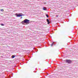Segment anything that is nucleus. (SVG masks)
I'll use <instances>...</instances> for the list:
<instances>
[{
  "mask_svg": "<svg viewBox=\"0 0 78 78\" xmlns=\"http://www.w3.org/2000/svg\"><path fill=\"white\" fill-rule=\"evenodd\" d=\"M46 20L47 22H48V24H49L50 23V21H49V20H48V19H47Z\"/></svg>",
  "mask_w": 78,
  "mask_h": 78,
  "instance_id": "obj_4",
  "label": "nucleus"
},
{
  "mask_svg": "<svg viewBox=\"0 0 78 78\" xmlns=\"http://www.w3.org/2000/svg\"><path fill=\"white\" fill-rule=\"evenodd\" d=\"M19 14H16V16H17V17H21V16H23V14L22 13H20Z\"/></svg>",
  "mask_w": 78,
  "mask_h": 78,
  "instance_id": "obj_2",
  "label": "nucleus"
},
{
  "mask_svg": "<svg viewBox=\"0 0 78 78\" xmlns=\"http://www.w3.org/2000/svg\"><path fill=\"white\" fill-rule=\"evenodd\" d=\"M53 62H51V63H52V64H53Z\"/></svg>",
  "mask_w": 78,
  "mask_h": 78,
  "instance_id": "obj_12",
  "label": "nucleus"
},
{
  "mask_svg": "<svg viewBox=\"0 0 78 78\" xmlns=\"http://www.w3.org/2000/svg\"><path fill=\"white\" fill-rule=\"evenodd\" d=\"M43 9L44 11H46V10H47V9L46 8V7H44L43 8Z\"/></svg>",
  "mask_w": 78,
  "mask_h": 78,
  "instance_id": "obj_5",
  "label": "nucleus"
},
{
  "mask_svg": "<svg viewBox=\"0 0 78 78\" xmlns=\"http://www.w3.org/2000/svg\"><path fill=\"white\" fill-rule=\"evenodd\" d=\"M29 22L30 21L29 20L26 19L21 22V23L23 25H24V23H27L29 24Z\"/></svg>",
  "mask_w": 78,
  "mask_h": 78,
  "instance_id": "obj_1",
  "label": "nucleus"
},
{
  "mask_svg": "<svg viewBox=\"0 0 78 78\" xmlns=\"http://www.w3.org/2000/svg\"><path fill=\"white\" fill-rule=\"evenodd\" d=\"M1 11L2 12L4 11V10H3V9H1Z\"/></svg>",
  "mask_w": 78,
  "mask_h": 78,
  "instance_id": "obj_9",
  "label": "nucleus"
},
{
  "mask_svg": "<svg viewBox=\"0 0 78 78\" xmlns=\"http://www.w3.org/2000/svg\"><path fill=\"white\" fill-rule=\"evenodd\" d=\"M56 17H59V16L58 15H56Z\"/></svg>",
  "mask_w": 78,
  "mask_h": 78,
  "instance_id": "obj_10",
  "label": "nucleus"
},
{
  "mask_svg": "<svg viewBox=\"0 0 78 78\" xmlns=\"http://www.w3.org/2000/svg\"><path fill=\"white\" fill-rule=\"evenodd\" d=\"M66 62L67 63L70 64L72 62V61H71L70 60H66Z\"/></svg>",
  "mask_w": 78,
  "mask_h": 78,
  "instance_id": "obj_3",
  "label": "nucleus"
},
{
  "mask_svg": "<svg viewBox=\"0 0 78 78\" xmlns=\"http://www.w3.org/2000/svg\"><path fill=\"white\" fill-rule=\"evenodd\" d=\"M53 43L51 44V47H52V46H53Z\"/></svg>",
  "mask_w": 78,
  "mask_h": 78,
  "instance_id": "obj_8",
  "label": "nucleus"
},
{
  "mask_svg": "<svg viewBox=\"0 0 78 78\" xmlns=\"http://www.w3.org/2000/svg\"><path fill=\"white\" fill-rule=\"evenodd\" d=\"M46 17H47L48 18L49 17V16H48V15H46Z\"/></svg>",
  "mask_w": 78,
  "mask_h": 78,
  "instance_id": "obj_7",
  "label": "nucleus"
},
{
  "mask_svg": "<svg viewBox=\"0 0 78 78\" xmlns=\"http://www.w3.org/2000/svg\"><path fill=\"white\" fill-rule=\"evenodd\" d=\"M1 25H2V26H4V24H2Z\"/></svg>",
  "mask_w": 78,
  "mask_h": 78,
  "instance_id": "obj_11",
  "label": "nucleus"
},
{
  "mask_svg": "<svg viewBox=\"0 0 78 78\" xmlns=\"http://www.w3.org/2000/svg\"><path fill=\"white\" fill-rule=\"evenodd\" d=\"M15 58V56H14V55H12V58Z\"/></svg>",
  "mask_w": 78,
  "mask_h": 78,
  "instance_id": "obj_6",
  "label": "nucleus"
}]
</instances>
